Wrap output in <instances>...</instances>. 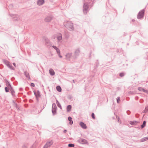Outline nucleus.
<instances>
[{
    "label": "nucleus",
    "instance_id": "nucleus-7",
    "mask_svg": "<svg viewBox=\"0 0 148 148\" xmlns=\"http://www.w3.org/2000/svg\"><path fill=\"white\" fill-rule=\"evenodd\" d=\"M79 141L83 144H86L87 143V140L84 139H80Z\"/></svg>",
    "mask_w": 148,
    "mask_h": 148
},
{
    "label": "nucleus",
    "instance_id": "nucleus-10",
    "mask_svg": "<svg viewBox=\"0 0 148 148\" xmlns=\"http://www.w3.org/2000/svg\"><path fill=\"white\" fill-rule=\"evenodd\" d=\"M49 73L52 75H54L55 74V72L52 69H50L49 70Z\"/></svg>",
    "mask_w": 148,
    "mask_h": 148
},
{
    "label": "nucleus",
    "instance_id": "nucleus-8",
    "mask_svg": "<svg viewBox=\"0 0 148 148\" xmlns=\"http://www.w3.org/2000/svg\"><path fill=\"white\" fill-rule=\"evenodd\" d=\"M84 129H86L87 128V126L85 124L82 122H81L79 124Z\"/></svg>",
    "mask_w": 148,
    "mask_h": 148
},
{
    "label": "nucleus",
    "instance_id": "nucleus-20",
    "mask_svg": "<svg viewBox=\"0 0 148 148\" xmlns=\"http://www.w3.org/2000/svg\"><path fill=\"white\" fill-rule=\"evenodd\" d=\"M68 146L69 147H73L74 146V145L72 144H69L68 145Z\"/></svg>",
    "mask_w": 148,
    "mask_h": 148
},
{
    "label": "nucleus",
    "instance_id": "nucleus-34",
    "mask_svg": "<svg viewBox=\"0 0 148 148\" xmlns=\"http://www.w3.org/2000/svg\"><path fill=\"white\" fill-rule=\"evenodd\" d=\"M13 64L15 66V63H13Z\"/></svg>",
    "mask_w": 148,
    "mask_h": 148
},
{
    "label": "nucleus",
    "instance_id": "nucleus-23",
    "mask_svg": "<svg viewBox=\"0 0 148 148\" xmlns=\"http://www.w3.org/2000/svg\"><path fill=\"white\" fill-rule=\"evenodd\" d=\"M144 89L141 87H139L138 88V90L140 91H143V89Z\"/></svg>",
    "mask_w": 148,
    "mask_h": 148
},
{
    "label": "nucleus",
    "instance_id": "nucleus-5",
    "mask_svg": "<svg viewBox=\"0 0 148 148\" xmlns=\"http://www.w3.org/2000/svg\"><path fill=\"white\" fill-rule=\"evenodd\" d=\"M88 9V7L87 4H85L83 8V12L86 14L87 13V10Z\"/></svg>",
    "mask_w": 148,
    "mask_h": 148
},
{
    "label": "nucleus",
    "instance_id": "nucleus-18",
    "mask_svg": "<svg viewBox=\"0 0 148 148\" xmlns=\"http://www.w3.org/2000/svg\"><path fill=\"white\" fill-rule=\"evenodd\" d=\"M145 124H146V122L145 121H144L143 122V124L141 125L142 128H143L145 126Z\"/></svg>",
    "mask_w": 148,
    "mask_h": 148
},
{
    "label": "nucleus",
    "instance_id": "nucleus-1",
    "mask_svg": "<svg viewBox=\"0 0 148 148\" xmlns=\"http://www.w3.org/2000/svg\"><path fill=\"white\" fill-rule=\"evenodd\" d=\"M64 25L67 28L70 30H72L73 29V24L70 22L64 23Z\"/></svg>",
    "mask_w": 148,
    "mask_h": 148
},
{
    "label": "nucleus",
    "instance_id": "nucleus-21",
    "mask_svg": "<svg viewBox=\"0 0 148 148\" xmlns=\"http://www.w3.org/2000/svg\"><path fill=\"white\" fill-rule=\"evenodd\" d=\"M71 53H68L66 55V56L67 58H68L71 56Z\"/></svg>",
    "mask_w": 148,
    "mask_h": 148
},
{
    "label": "nucleus",
    "instance_id": "nucleus-32",
    "mask_svg": "<svg viewBox=\"0 0 148 148\" xmlns=\"http://www.w3.org/2000/svg\"><path fill=\"white\" fill-rule=\"evenodd\" d=\"M58 56H59V57L60 58H62V56H61L60 55H60L59 54H58Z\"/></svg>",
    "mask_w": 148,
    "mask_h": 148
},
{
    "label": "nucleus",
    "instance_id": "nucleus-2",
    "mask_svg": "<svg viewBox=\"0 0 148 148\" xmlns=\"http://www.w3.org/2000/svg\"><path fill=\"white\" fill-rule=\"evenodd\" d=\"M4 80L7 86L5 87V91L6 92H9V82L6 79H4Z\"/></svg>",
    "mask_w": 148,
    "mask_h": 148
},
{
    "label": "nucleus",
    "instance_id": "nucleus-30",
    "mask_svg": "<svg viewBox=\"0 0 148 148\" xmlns=\"http://www.w3.org/2000/svg\"><path fill=\"white\" fill-rule=\"evenodd\" d=\"M53 47L56 50L58 48L57 47L55 46H53Z\"/></svg>",
    "mask_w": 148,
    "mask_h": 148
},
{
    "label": "nucleus",
    "instance_id": "nucleus-19",
    "mask_svg": "<svg viewBox=\"0 0 148 148\" xmlns=\"http://www.w3.org/2000/svg\"><path fill=\"white\" fill-rule=\"evenodd\" d=\"M56 103L57 104L58 106L61 108V106L60 104V103H59V102L58 101H56Z\"/></svg>",
    "mask_w": 148,
    "mask_h": 148
},
{
    "label": "nucleus",
    "instance_id": "nucleus-17",
    "mask_svg": "<svg viewBox=\"0 0 148 148\" xmlns=\"http://www.w3.org/2000/svg\"><path fill=\"white\" fill-rule=\"evenodd\" d=\"M57 39L59 40H60L62 39V35L61 34H59V36L57 37Z\"/></svg>",
    "mask_w": 148,
    "mask_h": 148
},
{
    "label": "nucleus",
    "instance_id": "nucleus-27",
    "mask_svg": "<svg viewBox=\"0 0 148 148\" xmlns=\"http://www.w3.org/2000/svg\"><path fill=\"white\" fill-rule=\"evenodd\" d=\"M3 64H1L0 65V69H2L3 68Z\"/></svg>",
    "mask_w": 148,
    "mask_h": 148
},
{
    "label": "nucleus",
    "instance_id": "nucleus-35",
    "mask_svg": "<svg viewBox=\"0 0 148 148\" xmlns=\"http://www.w3.org/2000/svg\"><path fill=\"white\" fill-rule=\"evenodd\" d=\"M1 85H0V87H1Z\"/></svg>",
    "mask_w": 148,
    "mask_h": 148
},
{
    "label": "nucleus",
    "instance_id": "nucleus-33",
    "mask_svg": "<svg viewBox=\"0 0 148 148\" xmlns=\"http://www.w3.org/2000/svg\"><path fill=\"white\" fill-rule=\"evenodd\" d=\"M66 130H64V133H66Z\"/></svg>",
    "mask_w": 148,
    "mask_h": 148
},
{
    "label": "nucleus",
    "instance_id": "nucleus-9",
    "mask_svg": "<svg viewBox=\"0 0 148 148\" xmlns=\"http://www.w3.org/2000/svg\"><path fill=\"white\" fill-rule=\"evenodd\" d=\"M44 3V0H39L37 1V4L38 5H41Z\"/></svg>",
    "mask_w": 148,
    "mask_h": 148
},
{
    "label": "nucleus",
    "instance_id": "nucleus-15",
    "mask_svg": "<svg viewBox=\"0 0 148 148\" xmlns=\"http://www.w3.org/2000/svg\"><path fill=\"white\" fill-rule=\"evenodd\" d=\"M68 120L70 121V124H72L73 123V121L72 120V118L70 117H69L68 118Z\"/></svg>",
    "mask_w": 148,
    "mask_h": 148
},
{
    "label": "nucleus",
    "instance_id": "nucleus-22",
    "mask_svg": "<svg viewBox=\"0 0 148 148\" xmlns=\"http://www.w3.org/2000/svg\"><path fill=\"white\" fill-rule=\"evenodd\" d=\"M92 117L93 119H95V116L94 114L93 113H92Z\"/></svg>",
    "mask_w": 148,
    "mask_h": 148
},
{
    "label": "nucleus",
    "instance_id": "nucleus-3",
    "mask_svg": "<svg viewBox=\"0 0 148 148\" xmlns=\"http://www.w3.org/2000/svg\"><path fill=\"white\" fill-rule=\"evenodd\" d=\"M144 13V10H141L138 13L137 17L138 19L142 18L143 17Z\"/></svg>",
    "mask_w": 148,
    "mask_h": 148
},
{
    "label": "nucleus",
    "instance_id": "nucleus-26",
    "mask_svg": "<svg viewBox=\"0 0 148 148\" xmlns=\"http://www.w3.org/2000/svg\"><path fill=\"white\" fill-rule=\"evenodd\" d=\"M143 91L146 93H148V91L146 90H145L144 89H143Z\"/></svg>",
    "mask_w": 148,
    "mask_h": 148
},
{
    "label": "nucleus",
    "instance_id": "nucleus-29",
    "mask_svg": "<svg viewBox=\"0 0 148 148\" xmlns=\"http://www.w3.org/2000/svg\"><path fill=\"white\" fill-rule=\"evenodd\" d=\"M124 75V74L123 73H121L120 74V76L121 77H123Z\"/></svg>",
    "mask_w": 148,
    "mask_h": 148
},
{
    "label": "nucleus",
    "instance_id": "nucleus-11",
    "mask_svg": "<svg viewBox=\"0 0 148 148\" xmlns=\"http://www.w3.org/2000/svg\"><path fill=\"white\" fill-rule=\"evenodd\" d=\"M10 91H11V94H12V96H14V91L12 88L11 87H10Z\"/></svg>",
    "mask_w": 148,
    "mask_h": 148
},
{
    "label": "nucleus",
    "instance_id": "nucleus-28",
    "mask_svg": "<svg viewBox=\"0 0 148 148\" xmlns=\"http://www.w3.org/2000/svg\"><path fill=\"white\" fill-rule=\"evenodd\" d=\"M35 94L36 96L37 97H39L40 96L39 92H38V95H36L35 93Z\"/></svg>",
    "mask_w": 148,
    "mask_h": 148
},
{
    "label": "nucleus",
    "instance_id": "nucleus-25",
    "mask_svg": "<svg viewBox=\"0 0 148 148\" xmlns=\"http://www.w3.org/2000/svg\"><path fill=\"white\" fill-rule=\"evenodd\" d=\"M120 101V98L119 97H118L117 98V103H119V101Z\"/></svg>",
    "mask_w": 148,
    "mask_h": 148
},
{
    "label": "nucleus",
    "instance_id": "nucleus-24",
    "mask_svg": "<svg viewBox=\"0 0 148 148\" xmlns=\"http://www.w3.org/2000/svg\"><path fill=\"white\" fill-rule=\"evenodd\" d=\"M56 51H57V53L58 54H59L60 55V50L58 48L56 50Z\"/></svg>",
    "mask_w": 148,
    "mask_h": 148
},
{
    "label": "nucleus",
    "instance_id": "nucleus-16",
    "mask_svg": "<svg viewBox=\"0 0 148 148\" xmlns=\"http://www.w3.org/2000/svg\"><path fill=\"white\" fill-rule=\"evenodd\" d=\"M51 20V18L50 17H48L47 18H46L45 19V21L46 22H49Z\"/></svg>",
    "mask_w": 148,
    "mask_h": 148
},
{
    "label": "nucleus",
    "instance_id": "nucleus-4",
    "mask_svg": "<svg viewBox=\"0 0 148 148\" xmlns=\"http://www.w3.org/2000/svg\"><path fill=\"white\" fill-rule=\"evenodd\" d=\"M53 142L52 140L49 141L47 142L44 145L43 148H47L51 146L53 144Z\"/></svg>",
    "mask_w": 148,
    "mask_h": 148
},
{
    "label": "nucleus",
    "instance_id": "nucleus-13",
    "mask_svg": "<svg viewBox=\"0 0 148 148\" xmlns=\"http://www.w3.org/2000/svg\"><path fill=\"white\" fill-rule=\"evenodd\" d=\"M71 108V106L69 105L67 106V110L68 112H69L70 111Z\"/></svg>",
    "mask_w": 148,
    "mask_h": 148
},
{
    "label": "nucleus",
    "instance_id": "nucleus-12",
    "mask_svg": "<svg viewBox=\"0 0 148 148\" xmlns=\"http://www.w3.org/2000/svg\"><path fill=\"white\" fill-rule=\"evenodd\" d=\"M148 140V137H144L142 138L141 140L140 141L141 142H144L145 141H146Z\"/></svg>",
    "mask_w": 148,
    "mask_h": 148
},
{
    "label": "nucleus",
    "instance_id": "nucleus-6",
    "mask_svg": "<svg viewBox=\"0 0 148 148\" xmlns=\"http://www.w3.org/2000/svg\"><path fill=\"white\" fill-rule=\"evenodd\" d=\"M3 61L4 64L9 68V62L6 59H3Z\"/></svg>",
    "mask_w": 148,
    "mask_h": 148
},
{
    "label": "nucleus",
    "instance_id": "nucleus-14",
    "mask_svg": "<svg viewBox=\"0 0 148 148\" xmlns=\"http://www.w3.org/2000/svg\"><path fill=\"white\" fill-rule=\"evenodd\" d=\"M56 89L59 92H60L61 91V88L60 87V86H58L56 87Z\"/></svg>",
    "mask_w": 148,
    "mask_h": 148
},
{
    "label": "nucleus",
    "instance_id": "nucleus-31",
    "mask_svg": "<svg viewBox=\"0 0 148 148\" xmlns=\"http://www.w3.org/2000/svg\"><path fill=\"white\" fill-rule=\"evenodd\" d=\"M34 83H31V86H33V87H34Z\"/></svg>",
    "mask_w": 148,
    "mask_h": 148
}]
</instances>
